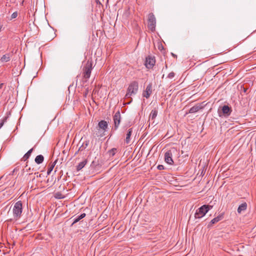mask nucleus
Returning <instances> with one entry per match:
<instances>
[{
	"mask_svg": "<svg viewBox=\"0 0 256 256\" xmlns=\"http://www.w3.org/2000/svg\"><path fill=\"white\" fill-rule=\"evenodd\" d=\"M22 212V205L21 201L16 202L12 208L14 219L18 220L20 218Z\"/></svg>",
	"mask_w": 256,
	"mask_h": 256,
	"instance_id": "1",
	"label": "nucleus"
},
{
	"mask_svg": "<svg viewBox=\"0 0 256 256\" xmlns=\"http://www.w3.org/2000/svg\"><path fill=\"white\" fill-rule=\"evenodd\" d=\"M138 82L136 81L132 82L128 88L126 97L127 98H130L132 96L135 95L138 91Z\"/></svg>",
	"mask_w": 256,
	"mask_h": 256,
	"instance_id": "2",
	"label": "nucleus"
},
{
	"mask_svg": "<svg viewBox=\"0 0 256 256\" xmlns=\"http://www.w3.org/2000/svg\"><path fill=\"white\" fill-rule=\"evenodd\" d=\"M92 61L88 60L82 69L83 71V78L86 80V81L88 80L90 76L92 70Z\"/></svg>",
	"mask_w": 256,
	"mask_h": 256,
	"instance_id": "3",
	"label": "nucleus"
},
{
	"mask_svg": "<svg viewBox=\"0 0 256 256\" xmlns=\"http://www.w3.org/2000/svg\"><path fill=\"white\" fill-rule=\"evenodd\" d=\"M177 152L178 150L175 148H172L170 150H168L164 154L165 162L169 164H174L172 158V154Z\"/></svg>",
	"mask_w": 256,
	"mask_h": 256,
	"instance_id": "4",
	"label": "nucleus"
},
{
	"mask_svg": "<svg viewBox=\"0 0 256 256\" xmlns=\"http://www.w3.org/2000/svg\"><path fill=\"white\" fill-rule=\"evenodd\" d=\"M148 28L152 32L156 30V19L153 13H150L148 15Z\"/></svg>",
	"mask_w": 256,
	"mask_h": 256,
	"instance_id": "5",
	"label": "nucleus"
},
{
	"mask_svg": "<svg viewBox=\"0 0 256 256\" xmlns=\"http://www.w3.org/2000/svg\"><path fill=\"white\" fill-rule=\"evenodd\" d=\"M232 112V108L228 105H224L221 108V110H218V113L220 116H224L228 117L230 116Z\"/></svg>",
	"mask_w": 256,
	"mask_h": 256,
	"instance_id": "6",
	"label": "nucleus"
},
{
	"mask_svg": "<svg viewBox=\"0 0 256 256\" xmlns=\"http://www.w3.org/2000/svg\"><path fill=\"white\" fill-rule=\"evenodd\" d=\"M208 212V210H206L205 206H202L198 208L194 214L196 218H202Z\"/></svg>",
	"mask_w": 256,
	"mask_h": 256,
	"instance_id": "7",
	"label": "nucleus"
},
{
	"mask_svg": "<svg viewBox=\"0 0 256 256\" xmlns=\"http://www.w3.org/2000/svg\"><path fill=\"white\" fill-rule=\"evenodd\" d=\"M113 120L114 122V130H116L120 123L121 116L119 110L116 112L114 116Z\"/></svg>",
	"mask_w": 256,
	"mask_h": 256,
	"instance_id": "8",
	"label": "nucleus"
},
{
	"mask_svg": "<svg viewBox=\"0 0 256 256\" xmlns=\"http://www.w3.org/2000/svg\"><path fill=\"white\" fill-rule=\"evenodd\" d=\"M156 62L155 58L154 56H148L146 58L145 62V66L148 68H153Z\"/></svg>",
	"mask_w": 256,
	"mask_h": 256,
	"instance_id": "9",
	"label": "nucleus"
},
{
	"mask_svg": "<svg viewBox=\"0 0 256 256\" xmlns=\"http://www.w3.org/2000/svg\"><path fill=\"white\" fill-rule=\"evenodd\" d=\"M152 92V83L149 84L146 88V90L142 92V96L146 98H149L150 94Z\"/></svg>",
	"mask_w": 256,
	"mask_h": 256,
	"instance_id": "10",
	"label": "nucleus"
},
{
	"mask_svg": "<svg viewBox=\"0 0 256 256\" xmlns=\"http://www.w3.org/2000/svg\"><path fill=\"white\" fill-rule=\"evenodd\" d=\"M223 218H224V214H220L218 215V216L214 218H213L210 222L208 224V226H210L212 224H214L218 222L219 221L222 220Z\"/></svg>",
	"mask_w": 256,
	"mask_h": 256,
	"instance_id": "11",
	"label": "nucleus"
},
{
	"mask_svg": "<svg viewBox=\"0 0 256 256\" xmlns=\"http://www.w3.org/2000/svg\"><path fill=\"white\" fill-rule=\"evenodd\" d=\"M202 106H200V104H197L192 108H191L188 112L190 114L195 113L198 112L200 110L202 109Z\"/></svg>",
	"mask_w": 256,
	"mask_h": 256,
	"instance_id": "12",
	"label": "nucleus"
},
{
	"mask_svg": "<svg viewBox=\"0 0 256 256\" xmlns=\"http://www.w3.org/2000/svg\"><path fill=\"white\" fill-rule=\"evenodd\" d=\"M98 126L100 128L102 129L104 131H106L108 128V124L106 121L104 120H100L98 122Z\"/></svg>",
	"mask_w": 256,
	"mask_h": 256,
	"instance_id": "13",
	"label": "nucleus"
},
{
	"mask_svg": "<svg viewBox=\"0 0 256 256\" xmlns=\"http://www.w3.org/2000/svg\"><path fill=\"white\" fill-rule=\"evenodd\" d=\"M132 128H130L128 130L126 135V138L125 139V142L126 144H128L130 142V136H132Z\"/></svg>",
	"mask_w": 256,
	"mask_h": 256,
	"instance_id": "14",
	"label": "nucleus"
},
{
	"mask_svg": "<svg viewBox=\"0 0 256 256\" xmlns=\"http://www.w3.org/2000/svg\"><path fill=\"white\" fill-rule=\"evenodd\" d=\"M11 54H6L2 56L0 58V61L1 62H9L10 60Z\"/></svg>",
	"mask_w": 256,
	"mask_h": 256,
	"instance_id": "15",
	"label": "nucleus"
},
{
	"mask_svg": "<svg viewBox=\"0 0 256 256\" xmlns=\"http://www.w3.org/2000/svg\"><path fill=\"white\" fill-rule=\"evenodd\" d=\"M247 208V204L246 202H244L239 206L238 208V214H241L242 212H244L246 210Z\"/></svg>",
	"mask_w": 256,
	"mask_h": 256,
	"instance_id": "16",
	"label": "nucleus"
},
{
	"mask_svg": "<svg viewBox=\"0 0 256 256\" xmlns=\"http://www.w3.org/2000/svg\"><path fill=\"white\" fill-rule=\"evenodd\" d=\"M158 115V110L156 109L152 110L150 114V119L151 120H154L155 118ZM154 122V121L152 122V124Z\"/></svg>",
	"mask_w": 256,
	"mask_h": 256,
	"instance_id": "17",
	"label": "nucleus"
},
{
	"mask_svg": "<svg viewBox=\"0 0 256 256\" xmlns=\"http://www.w3.org/2000/svg\"><path fill=\"white\" fill-rule=\"evenodd\" d=\"M44 160V157L42 155L40 154L37 156L35 158V162L37 164H42Z\"/></svg>",
	"mask_w": 256,
	"mask_h": 256,
	"instance_id": "18",
	"label": "nucleus"
},
{
	"mask_svg": "<svg viewBox=\"0 0 256 256\" xmlns=\"http://www.w3.org/2000/svg\"><path fill=\"white\" fill-rule=\"evenodd\" d=\"M88 161L86 160H84L82 162H80L76 166L77 171L81 170L86 164Z\"/></svg>",
	"mask_w": 256,
	"mask_h": 256,
	"instance_id": "19",
	"label": "nucleus"
},
{
	"mask_svg": "<svg viewBox=\"0 0 256 256\" xmlns=\"http://www.w3.org/2000/svg\"><path fill=\"white\" fill-rule=\"evenodd\" d=\"M86 214L85 213L82 214L78 216L76 218H74V222L72 224V225L79 222L80 220L84 218L86 216Z\"/></svg>",
	"mask_w": 256,
	"mask_h": 256,
	"instance_id": "20",
	"label": "nucleus"
},
{
	"mask_svg": "<svg viewBox=\"0 0 256 256\" xmlns=\"http://www.w3.org/2000/svg\"><path fill=\"white\" fill-rule=\"evenodd\" d=\"M34 148H32L30 150L23 156L22 158V160L26 161L27 160L30 156L32 152L33 151Z\"/></svg>",
	"mask_w": 256,
	"mask_h": 256,
	"instance_id": "21",
	"label": "nucleus"
},
{
	"mask_svg": "<svg viewBox=\"0 0 256 256\" xmlns=\"http://www.w3.org/2000/svg\"><path fill=\"white\" fill-rule=\"evenodd\" d=\"M57 162V160H56L52 164V165L48 168L47 172V174L49 175L52 171V170L54 166H55L56 163Z\"/></svg>",
	"mask_w": 256,
	"mask_h": 256,
	"instance_id": "22",
	"label": "nucleus"
},
{
	"mask_svg": "<svg viewBox=\"0 0 256 256\" xmlns=\"http://www.w3.org/2000/svg\"><path fill=\"white\" fill-rule=\"evenodd\" d=\"M116 152L117 149L116 148H112L108 151V153L110 156H114Z\"/></svg>",
	"mask_w": 256,
	"mask_h": 256,
	"instance_id": "23",
	"label": "nucleus"
},
{
	"mask_svg": "<svg viewBox=\"0 0 256 256\" xmlns=\"http://www.w3.org/2000/svg\"><path fill=\"white\" fill-rule=\"evenodd\" d=\"M88 144H89L88 140H86V141L84 142L82 144V148L81 150H84L85 148H86L88 146Z\"/></svg>",
	"mask_w": 256,
	"mask_h": 256,
	"instance_id": "24",
	"label": "nucleus"
},
{
	"mask_svg": "<svg viewBox=\"0 0 256 256\" xmlns=\"http://www.w3.org/2000/svg\"><path fill=\"white\" fill-rule=\"evenodd\" d=\"M174 76H175V74H174V72H170L168 74V78H169L172 79V78H174Z\"/></svg>",
	"mask_w": 256,
	"mask_h": 256,
	"instance_id": "25",
	"label": "nucleus"
},
{
	"mask_svg": "<svg viewBox=\"0 0 256 256\" xmlns=\"http://www.w3.org/2000/svg\"><path fill=\"white\" fill-rule=\"evenodd\" d=\"M18 16V12H13L11 16V18L10 20H12V19H14V18H15L17 17Z\"/></svg>",
	"mask_w": 256,
	"mask_h": 256,
	"instance_id": "26",
	"label": "nucleus"
},
{
	"mask_svg": "<svg viewBox=\"0 0 256 256\" xmlns=\"http://www.w3.org/2000/svg\"><path fill=\"white\" fill-rule=\"evenodd\" d=\"M203 206H206V210H208V212L209 210H211L212 208V206H212L206 205V204H204V205H203Z\"/></svg>",
	"mask_w": 256,
	"mask_h": 256,
	"instance_id": "27",
	"label": "nucleus"
},
{
	"mask_svg": "<svg viewBox=\"0 0 256 256\" xmlns=\"http://www.w3.org/2000/svg\"><path fill=\"white\" fill-rule=\"evenodd\" d=\"M157 168L159 170H162L164 169V167L163 165L159 164Z\"/></svg>",
	"mask_w": 256,
	"mask_h": 256,
	"instance_id": "28",
	"label": "nucleus"
},
{
	"mask_svg": "<svg viewBox=\"0 0 256 256\" xmlns=\"http://www.w3.org/2000/svg\"><path fill=\"white\" fill-rule=\"evenodd\" d=\"M6 118L2 122L0 123V128L2 126L4 122L6 121Z\"/></svg>",
	"mask_w": 256,
	"mask_h": 256,
	"instance_id": "29",
	"label": "nucleus"
},
{
	"mask_svg": "<svg viewBox=\"0 0 256 256\" xmlns=\"http://www.w3.org/2000/svg\"><path fill=\"white\" fill-rule=\"evenodd\" d=\"M82 146L80 147V148H78V151H82V150H80V149H82Z\"/></svg>",
	"mask_w": 256,
	"mask_h": 256,
	"instance_id": "30",
	"label": "nucleus"
},
{
	"mask_svg": "<svg viewBox=\"0 0 256 256\" xmlns=\"http://www.w3.org/2000/svg\"><path fill=\"white\" fill-rule=\"evenodd\" d=\"M15 171V170H14L12 172V174H13L14 172Z\"/></svg>",
	"mask_w": 256,
	"mask_h": 256,
	"instance_id": "31",
	"label": "nucleus"
},
{
	"mask_svg": "<svg viewBox=\"0 0 256 256\" xmlns=\"http://www.w3.org/2000/svg\"><path fill=\"white\" fill-rule=\"evenodd\" d=\"M2 84H0V88H2Z\"/></svg>",
	"mask_w": 256,
	"mask_h": 256,
	"instance_id": "32",
	"label": "nucleus"
},
{
	"mask_svg": "<svg viewBox=\"0 0 256 256\" xmlns=\"http://www.w3.org/2000/svg\"><path fill=\"white\" fill-rule=\"evenodd\" d=\"M3 177H4V176H2L0 178V180L1 179H2V178H3Z\"/></svg>",
	"mask_w": 256,
	"mask_h": 256,
	"instance_id": "33",
	"label": "nucleus"
}]
</instances>
